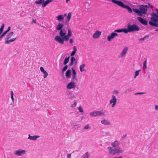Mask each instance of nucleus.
Returning <instances> with one entry per match:
<instances>
[{
  "label": "nucleus",
  "mask_w": 158,
  "mask_h": 158,
  "mask_svg": "<svg viewBox=\"0 0 158 158\" xmlns=\"http://www.w3.org/2000/svg\"><path fill=\"white\" fill-rule=\"evenodd\" d=\"M140 27L135 24L131 25L130 23L127 24V28H123L120 29H116L114 30V32L118 33L123 32L127 34L128 32H134L139 31Z\"/></svg>",
  "instance_id": "nucleus-1"
},
{
  "label": "nucleus",
  "mask_w": 158,
  "mask_h": 158,
  "mask_svg": "<svg viewBox=\"0 0 158 158\" xmlns=\"http://www.w3.org/2000/svg\"><path fill=\"white\" fill-rule=\"evenodd\" d=\"M139 9L133 8V12L136 13L138 15L142 16L143 14H146L148 11V6L147 5H139Z\"/></svg>",
  "instance_id": "nucleus-2"
},
{
  "label": "nucleus",
  "mask_w": 158,
  "mask_h": 158,
  "mask_svg": "<svg viewBox=\"0 0 158 158\" xmlns=\"http://www.w3.org/2000/svg\"><path fill=\"white\" fill-rule=\"evenodd\" d=\"M107 149L108 150L109 153L110 155L121 154L124 152L123 148L121 147H119L114 148L111 147H108Z\"/></svg>",
  "instance_id": "nucleus-3"
},
{
  "label": "nucleus",
  "mask_w": 158,
  "mask_h": 158,
  "mask_svg": "<svg viewBox=\"0 0 158 158\" xmlns=\"http://www.w3.org/2000/svg\"><path fill=\"white\" fill-rule=\"evenodd\" d=\"M157 13L156 14L152 12L151 13L152 17L149 21V24L152 26L158 27V19H157Z\"/></svg>",
  "instance_id": "nucleus-4"
},
{
  "label": "nucleus",
  "mask_w": 158,
  "mask_h": 158,
  "mask_svg": "<svg viewBox=\"0 0 158 158\" xmlns=\"http://www.w3.org/2000/svg\"><path fill=\"white\" fill-rule=\"evenodd\" d=\"M111 2L124 8L126 9L129 13L132 12V10L131 8L128 6L125 5L123 2L116 0H111Z\"/></svg>",
  "instance_id": "nucleus-5"
},
{
  "label": "nucleus",
  "mask_w": 158,
  "mask_h": 158,
  "mask_svg": "<svg viewBox=\"0 0 158 158\" xmlns=\"http://www.w3.org/2000/svg\"><path fill=\"white\" fill-rule=\"evenodd\" d=\"M14 32L13 31L10 32L8 34L5 38V44H9L11 42H13L16 39V38H13L9 40V39L13 35Z\"/></svg>",
  "instance_id": "nucleus-6"
},
{
  "label": "nucleus",
  "mask_w": 158,
  "mask_h": 158,
  "mask_svg": "<svg viewBox=\"0 0 158 158\" xmlns=\"http://www.w3.org/2000/svg\"><path fill=\"white\" fill-rule=\"evenodd\" d=\"M117 100L116 97L114 95H112L111 99L110 100V104H112L111 107H114L116 105L117 102Z\"/></svg>",
  "instance_id": "nucleus-7"
},
{
  "label": "nucleus",
  "mask_w": 158,
  "mask_h": 158,
  "mask_svg": "<svg viewBox=\"0 0 158 158\" xmlns=\"http://www.w3.org/2000/svg\"><path fill=\"white\" fill-rule=\"evenodd\" d=\"M116 32L114 31V32L111 33L107 36V40L109 41H110L115 37L118 36V34Z\"/></svg>",
  "instance_id": "nucleus-8"
},
{
  "label": "nucleus",
  "mask_w": 158,
  "mask_h": 158,
  "mask_svg": "<svg viewBox=\"0 0 158 158\" xmlns=\"http://www.w3.org/2000/svg\"><path fill=\"white\" fill-rule=\"evenodd\" d=\"M26 151L24 150L19 149L15 151L14 154L17 156H21L26 153Z\"/></svg>",
  "instance_id": "nucleus-9"
},
{
  "label": "nucleus",
  "mask_w": 158,
  "mask_h": 158,
  "mask_svg": "<svg viewBox=\"0 0 158 158\" xmlns=\"http://www.w3.org/2000/svg\"><path fill=\"white\" fill-rule=\"evenodd\" d=\"M137 19L140 23L144 25H147L148 24V21L146 19H143L140 17H137Z\"/></svg>",
  "instance_id": "nucleus-10"
},
{
  "label": "nucleus",
  "mask_w": 158,
  "mask_h": 158,
  "mask_svg": "<svg viewBox=\"0 0 158 158\" xmlns=\"http://www.w3.org/2000/svg\"><path fill=\"white\" fill-rule=\"evenodd\" d=\"M128 48L127 47H125L123 50L122 52L120 54V56L122 58L125 56L128 50Z\"/></svg>",
  "instance_id": "nucleus-11"
},
{
  "label": "nucleus",
  "mask_w": 158,
  "mask_h": 158,
  "mask_svg": "<svg viewBox=\"0 0 158 158\" xmlns=\"http://www.w3.org/2000/svg\"><path fill=\"white\" fill-rule=\"evenodd\" d=\"M54 40L60 44H63L64 43L63 38H61L60 36H56Z\"/></svg>",
  "instance_id": "nucleus-12"
},
{
  "label": "nucleus",
  "mask_w": 158,
  "mask_h": 158,
  "mask_svg": "<svg viewBox=\"0 0 158 158\" xmlns=\"http://www.w3.org/2000/svg\"><path fill=\"white\" fill-rule=\"evenodd\" d=\"M76 87L75 83L73 81H71L69 83L67 86V87L69 89H73Z\"/></svg>",
  "instance_id": "nucleus-13"
},
{
  "label": "nucleus",
  "mask_w": 158,
  "mask_h": 158,
  "mask_svg": "<svg viewBox=\"0 0 158 158\" xmlns=\"http://www.w3.org/2000/svg\"><path fill=\"white\" fill-rule=\"evenodd\" d=\"M120 144L119 141L115 140L114 142H112L111 145L114 148L118 147Z\"/></svg>",
  "instance_id": "nucleus-14"
},
{
  "label": "nucleus",
  "mask_w": 158,
  "mask_h": 158,
  "mask_svg": "<svg viewBox=\"0 0 158 158\" xmlns=\"http://www.w3.org/2000/svg\"><path fill=\"white\" fill-rule=\"evenodd\" d=\"M101 34V32L99 31H96L93 34V37L94 39L98 38Z\"/></svg>",
  "instance_id": "nucleus-15"
},
{
  "label": "nucleus",
  "mask_w": 158,
  "mask_h": 158,
  "mask_svg": "<svg viewBox=\"0 0 158 158\" xmlns=\"http://www.w3.org/2000/svg\"><path fill=\"white\" fill-rule=\"evenodd\" d=\"M40 137L39 135H34L33 136H31L30 134H29L28 139L31 140H35L37 138H39Z\"/></svg>",
  "instance_id": "nucleus-16"
},
{
  "label": "nucleus",
  "mask_w": 158,
  "mask_h": 158,
  "mask_svg": "<svg viewBox=\"0 0 158 158\" xmlns=\"http://www.w3.org/2000/svg\"><path fill=\"white\" fill-rule=\"evenodd\" d=\"M101 123L103 125H109L110 124V122L108 120L105 119H102L101 121Z\"/></svg>",
  "instance_id": "nucleus-17"
},
{
  "label": "nucleus",
  "mask_w": 158,
  "mask_h": 158,
  "mask_svg": "<svg viewBox=\"0 0 158 158\" xmlns=\"http://www.w3.org/2000/svg\"><path fill=\"white\" fill-rule=\"evenodd\" d=\"M40 69L41 72L44 74L43 76L44 78H46L48 75V73L44 69V68L43 67H41Z\"/></svg>",
  "instance_id": "nucleus-18"
},
{
  "label": "nucleus",
  "mask_w": 158,
  "mask_h": 158,
  "mask_svg": "<svg viewBox=\"0 0 158 158\" xmlns=\"http://www.w3.org/2000/svg\"><path fill=\"white\" fill-rule=\"evenodd\" d=\"M64 25L61 23H59L56 27V29L58 31L61 30L63 29Z\"/></svg>",
  "instance_id": "nucleus-19"
},
{
  "label": "nucleus",
  "mask_w": 158,
  "mask_h": 158,
  "mask_svg": "<svg viewBox=\"0 0 158 158\" xmlns=\"http://www.w3.org/2000/svg\"><path fill=\"white\" fill-rule=\"evenodd\" d=\"M96 111V117L102 116L105 115V113L102 110L97 111Z\"/></svg>",
  "instance_id": "nucleus-20"
},
{
  "label": "nucleus",
  "mask_w": 158,
  "mask_h": 158,
  "mask_svg": "<svg viewBox=\"0 0 158 158\" xmlns=\"http://www.w3.org/2000/svg\"><path fill=\"white\" fill-rule=\"evenodd\" d=\"M66 33L65 30L64 29H63L60 30L59 34L61 37H63L66 35Z\"/></svg>",
  "instance_id": "nucleus-21"
},
{
  "label": "nucleus",
  "mask_w": 158,
  "mask_h": 158,
  "mask_svg": "<svg viewBox=\"0 0 158 158\" xmlns=\"http://www.w3.org/2000/svg\"><path fill=\"white\" fill-rule=\"evenodd\" d=\"M10 27H9L5 31H4L2 35H0V39L2 38H3L4 35L8 32L10 31Z\"/></svg>",
  "instance_id": "nucleus-22"
},
{
  "label": "nucleus",
  "mask_w": 158,
  "mask_h": 158,
  "mask_svg": "<svg viewBox=\"0 0 158 158\" xmlns=\"http://www.w3.org/2000/svg\"><path fill=\"white\" fill-rule=\"evenodd\" d=\"M52 0H47L45 1H44L42 5V8L44 7L48 3L52 2Z\"/></svg>",
  "instance_id": "nucleus-23"
},
{
  "label": "nucleus",
  "mask_w": 158,
  "mask_h": 158,
  "mask_svg": "<svg viewBox=\"0 0 158 158\" xmlns=\"http://www.w3.org/2000/svg\"><path fill=\"white\" fill-rule=\"evenodd\" d=\"M71 76V70L68 69L65 73V76L68 78H69Z\"/></svg>",
  "instance_id": "nucleus-24"
},
{
  "label": "nucleus",
  "mask_w": 158,
  "mask_h": 158,
  "mask_svg": "<svg viewBox=\"0 0 158 158\" xmlns=\"http://www.w3.org/2000/svg\"><path fill=\"white\" fill-rule=\"evenodd\" d=\"M86 65V64L85 63L83 64L80 65L79 67V69L80 71L81 72H82L85 71V70L84 69V68Z\"/></svg>",
  "instance_id": "nucleus-25"
},
{
  "label": "nucleus",
  "mask_w": 158,
  "mask_h": 158,
  "mask_svg": "<svg viewBox=\"0 0 158 158\" xmlns=\"http://www.w3.org/2000/svg\"><path fill=\"white\" fill-rule=\"evenodd\" d=\"M56 18L59 21L62 22L64 19V16L62 15H60L56 17Z\"/></svg>",
  "instance_id": "nucleus-26"
},
{
  "label": "nucleus",
  "mask_w": 158,
  "mask_h": 158,
  "mask_svg": "<svg viewBox=\"0 0 158 158\" xmlns=\"http://www.w3.org/2000/svg\"><path fill=\"white\" fill-rule=\"evenodd\" d=\"M77 51V49L75 46H74L73 47V51H72V52L70 54L71 56H73L75 55L76 53V52Z\"/></svg>",
  "instance_id": "nucleus-27"
},
{
  "label": "nucleus",
  "mask_w": 158,
  "mask_h": 158,
  "mask_svg": "<svg viewBox=\"0 0 158 158\" xmlns=\"http://www.w3.org/2000/svg\"><path fill=\"white\" fill-rule=\"evenodd\" d=\"M96 111H94L92 112H91L89 113V115L90 116L93 117H96Z\"/></svg>",
  "instance_id": "nucleus-28"
},
{
  "label": "nucleus",
  "mask_w": 158,
  "mask_h": 158,
  "mask_svg": "<svg viewBox=\"0 0 158 158\" xmlns=\"http://www.w3.org/2000/svg\"><path fill=\"white\" fill-rule=\"evenodd\" d=\"M89 154L88 152H86L85 154H83L81 158H89Z\"/></svg>",
  "instance_id": "nucleus-29"
},
{
  "label": "nucleus",
  "mask_w": 158,
  "mask_h": 158,
  "mask_svg": "<svg viewBox=\"0 0 158 158\" xmlns=\"http://www.w3.org/2000/svg\"><path fill=\"white\" fill-rule=\"evenodd\" d=\"M69 56L67 57H66L64 59V61L63 62V64L64 65H66L69 61Z\"/></svg>",
  "instance_id": "nucleus-30"
},
{
  "label": "nucleus",
  "mask_w": 158,
  "mask_h": 158,
  "mask_svg": "<svg viewBox=\"0 0 158 158\" xmlns=\"http://www.w3.org/2000/svg\"><path fill=\"white\" fill-rule=\"evenodd\" d=\"M72 16V13L69 12L68 13V15L67 16V21H69L71 18V17Z\"/></svg>",
  "instance_id": "nucleus-31"
},
{
  "label": "nucleus",
  "mask_w": 158,
  "mask_h": 158,
  "mask_svg": "<svg viewBox=\"0 0 158 158\" xmlns=\"http://www.w3.org/2000/svg\"><path fill=\"white\" fill-rule=\"evenodd\" d=\"M44 0H38L35 2V3L36 4H43L44 2Z\"/></svg>",
  "instance_id": "nucleus-32"
},
{
  "label": "nucleus",
  "mask_w": 158,
  "mask_h": 158,
  "mask_svg": "<svg viewBox=\"0 0 158 158\" xmlns=\"http://www.w3.org/2000/svg\"><path fill=\"white\" fill-rule=\"evenodd\" d=\"M69 37L67 35H65V36L63 37H62L63 38V41H68L69 40Z\"/></svg>",
  "instance_id": "nucleus-33"
},
{
  "label": "nucleus",
  "mask_w": 158,
  "mask_h": 158,
  "mask_svg": "<svg viewBox=\"0 0 158 158\" xmlns=\"http://www.w3.org/2000/svg\"><path fill=\"white\" fill-rule=\"evenodd\" d=\"M149 36L148 35H145L143 38L139 39V41H143L145 39H148L149 38Z\"/></svg>",
  "instance_id": "nucleus-34"
},
{
  "label": "nucleus",
  "mask_w": 158,
  "mask_h": 158,
  "mask_svg": "<svg viewBox=\"0 0 158 158\" xmlns=\"http://www.w3.org/2000/svg\"><path fill=\"white\" fill-rule=\"evenodd\" d=\"M78 110H79V112L81 113V114L82 115L84 113V111L82 108L80 106L77 108Z\"/></svg>",
  "instance_id": "nucleus-35"
},
{
  "label": "nucleus",
  "mask_w": 158,
  "mask_h": 158,
  "mask_svg": "<svg viewBox=\"0 0 158 158\" xmlns=\"http://www.w3.org/2000/svg\"><path fill=\"white\" fill-rule=\"evenodd\" d=\"M10 94H11V98L12 99V101L13 103H14V102L15 99H14V98L13 97L14 94L12 91H10Z\"/></svg>",
  "instance_id": "nucleus-36"
},
{
  "label": "nucleus",
  "mask_w": 158,
  "mask_h": 158,
  "mask_svg": "<svg viewBox=\"0 0 158 158\" xmlns=\"http://www.w3.org/2000/svg\"><path fill=\"white\" fill-rule=\"evenodd\" d=\"M4 27V24L3 23L2 24L1 27L0 28V35L2 33Z\"/></svg>",
  "instance_id": "nucleus-37"
},
{
  "label": "nucleus",
  "mask_w": 158,
  "mask_h": 158,
  "mask_svg": "<svg viewBox=\"0 0 158 158\" xmlns=\"http://www.w3.org/2000/svg\"><path fill=\"white\" fill-rule=\"evenodd\" d=\"M146 62V60L144 61L143 62V69H147Z\"/></svg>",
  "instance_id": "nucleus-38"
},
{
  "label": "nucleus",
  "mask_w": 158,
  "mask_h": 158,
  "mask_svg": "<svg viewBox=\"0 0 158 158\" xmlns=\"http://www.w3.org/2000/svg\"><path fill=\"white\" fill-rule=\"evenodd\" d=\"M90 128L91 127L89 125V124H87L84 127V129L85 130H87L88 129H90Z\"/></svg>",
  "instance_id": "nucleus-39"
},
{
  "label": "nucleus",
  "mask_w": 158,
  "mask_h": 158,
  "mask_svg": "<svg viewBox=\"0 0 158 158\" xmlns=\"http://www.w3.org/2000/svg\"><path fill=\"white\" fill-rule=\"evenodd\" d=\"M70 60H72L74 62V61H75V62L74 63V64H77V61L76 60L74 57H73V56L71 58V59H70Z\"/></svg>",
  "instance_id": "nucleus-40"
},
{
  "label": "nucleus",
  "mask_w": 158,
  "mask_h": 158,
  "mask_svg": "<svg viewBox=\"0 0 158 158\" xmlns=\"http://www.w3.org/2000/svg\"><path fill=\"white\" fill-rule=\"evenodd\" d=\"M68 66L67 65H65L64 67L62 69V73L64 72H65L68 69Z\"/></svg>",
  "instance_id": "nucleus-41"
},
{
  "label": "nucleus",
  "mask_w": 158,
  "mask_h": 158,
  "mask_svg": "<svg viewBox=\"0 0 158 158\" xmlns=\"http://www.w3.org/2000/svg\"><path fill=\"white\" fill-rule=\"evenodd\" d=\"M140 70H138L136 71L135 73V76L134 77V78H135L137 76H138L139 74V72L140 71Z\"/></svg>",
  "instance_id": "nucleus-42"
},
{
  "label": "nucleus",
  "mask_w": 158,
  "mask_h": 158,
  "mask_svg": "<svg viewBox=\"0 0 158 158\" xmlns=\"http://www.w3.org/2000/svg\"><path fill=\"white\" fill-rule=\"evenodd\" d=\"M72 35V33L71 32V30L69 29L68 30V33L67 35L69 37Z\"/></svg>",
  "instance_id": "nucleus-43"
},
{
  "label": "nucleus",
  "mask_w": 158,
  "mask_h": 158,
  "mask_svg": "<svg viewBox=\"0 0 158 158\" xmlns=\"http://www.w3.org/2000/svg\"><path fill=\"white\" fill-rule=\"evenodd\" d=\"M72 79L74 81H76L77 80L76 75H72Z\"/></svg>",
  "instance_id": "nucleus-44"
},
{
  "label": "nucleus",
  "mask_w": 158,
  "mask_h": 158,
  "mask_svg": "<svg viewBox=\"0 0 158 158\" xmlns=\"http://www.w3.org/2000/svg\"><path fill=\"white\" fill-rule=\"evenodd\" d=\"M113 93L114 94L118 95L119 93V91L118 90H114L113 91Z\"/></svg>",
  "instance_id": "nucleus-45"
},
{
  "label": "nucleus",
  "mask_w": 158,
  "mask_h": 158,
  "mask_svg": "<svg viewBox=\"0 0 158 158\" xmlns=\"http://www.w3.org/2000/svg\"><path fill=\"white\" fill-rule=\"evenodd\" d=\"M77 104V102H75L73 104H72L71 105L70 107L72 108H73L76 106Z\"/></svg>",
  "instance_id": "nucleus-46"
},
{
  "label": "nucleus",
  "mask_w": 158,
  "mask_h": 158,
  "mask_svg": "<svg viewBox=\"0 0 158 158\" xmlns=\"http://www.w3.org/2000/svg\"><path fill=\"white\" fill-rule=\"evenodd\" d=\"M72 75H76V73L75 70L73 68H72Z\"/></svg>",
  "instance_id": "nucleus-47"
},
{
  "label": "nucleus",
  "mask_w": 158,
  "mask_h": 158,
  "mask_svg": "<svg viewBox=\"0 0 158 158\" xmlns=\"http://www.w3.org/2000/svg\"><path fill=\"white\" fill-rule=\"evenodd\" d=\"M127 136V135L126 134L123 135L121 137V139L122 140H124Z\"/></svg>",
  "instance_id": "nucleus-48"
},
{
  "label": "nucleus",
  "mask_w": 158,
  "mask_h": 158,
  "mask_svg": "<svg viewBox=\"0 0 158 158\" xmlns=\"http://www.w3.org/2000/svg\"><path fill=\"white\" fill-rule=\"evenodd\" d=\"M145 94V93L144 92H139V93H136L135 94V95H138V94Z\"/></svg>",
  "instance_id": "nucleus-49"
},
{
  "label": "nucleus",
  "mask_w": 158,
  "mask_h": 158,
  "mask_svg": "<svg viewBox=\"0 0 158 158\" xmlns=\"http://www.w3.org/2000/svg\"><path fill=\"white\" fill-rule=\"evenodd\" d=\"M73 63H74V62L73 61H72V60H70V62L69 63V65L71 66L73 64Z\"/></svg>",
  "instance_id": "nucleus-50"
},
{
  "label": "nucleus",
  "mask_w": 158,
  "mask_h": 158,
  "mask_svg": "<svg viewBox=\"0 0 158 158\" xmlns=\"http://www.w3.org/2000/svg\"><path fill=\"white\" fill-rule=\"evenodd\" d=\"M69 42L70 44H72L73 42V40L72 39H70L69 40Z\"/></svg>",
  "instance_id": "nucleus-51"
},
{
  "label": "nucleus",
  "mask_w": 158,
  "mask_h": 158,
  "mask_svg": "<svg viewBox=\"0 0 158 158\" xmlns=\"http://www.w3.org/2000/svg\"><path fill=\"white\" fill-rule=\"evenodd\" d=\"M155 109L156 110H158V106L157 105H155Z\"/></svg>",
  "instance_id": "nucleus-52"
},
{
  "label": "nucleus",
  "mask_w": 158,
  "mask_h": 158,
  "mask_svg": "<svg viewBox=\"0 0 158 158\" xmlns=\"http://www.w3.org/2000/svg\"><path fill=\"white\" fill-rule=\"evenodd\" d=\"M71 155L70 154H68L67 156V157L68 158H71Z\"/></svg>",
  "instance_id": "nucleus-53"
},
{
  "label": "nucleus",
  "mask_w": 158,
  "mask_h": 158,
  "mask_svg": "<svg viewBox=\"0 0 158 158\" xmlns=\"http://www.w3.org/2000/svg\"><path fill=\"white\" fill-rule=\"evenodd\" d=\"M113 158H123V157L122 156H120L118 157H115Z\"/></svg>",
  "instance_id": "nucleus-54"
},
{
  "label": "nucleus",
  "mask_w": 158,
  "mask_h": 158,
  "mask_svg": "<svg viewBox=\"0 0 158 158\" xmlns=\"http://www.w3.org/2000/svg\"><path fill=\"white\" fill-rule=\"evenodd\" d=\"M131 91V88L129 89H128L127 90V92H130Z\"/></svg>",
  "instance_id": "nucleus-55"
},
{
  "label": "nucleus",
  "mask_w": 158,
  "mask_h": 158,
  "mask_svg": "<svg viewBox=\"0 0 158 158\" xmlns=\"http://www.w3.org/2000/svg\"><path fill=\"white\" fill-rule=\"evenodd\" d=\"M32 21H33V22H34L35 23H36V20L35 19H33L32 20Z\"/></svg>",
  "instance_id": "nucleus-56"
},
{
  "label": "nucleus",
  "mask_w": 158,
  "mask_h": 158,
  "mask_svg": "<svg viewBox=\"0 0 158 158\" xmlns=\"http://www.w3.org/2000/svg\"><path fill=\"white\" fill-rule=\"evenodd\" d=\"M156 11H157V19H158V9H157L156 10Z\"/></svg>",
  "instance_id": "nucleus-57"
},
{
  "label": "nucleus",
  "mask_w": 158,
  "mask_h": 158,
  "mask_svg": "<svg viewBox=\"0 0 158 158\" xmlns=\"http://www.w3.org/2000/svg\"><path fill=\"white\" fill-rule=\"evenodd\" d=\"M149 5V6L151 7V8H153V6L151 5H150V4L149 3H148V4Z\"/></svg>",
  "instance_id": "nucleus-58"
},
{
  "label": "nucleus",
  "mask_w": 158,
  "mask_h": 158,
  "mask_svg": "<svg viewBox=\"0 0 158 158\" xmlns=\"http://www.w3.org/2000/svg\"><path fill=\"white\" fill-rule=\"evenodd\" d=\"M127 92V90L126 91H125L123 92V93L124 94H126Z\"/></svg>",
  "instance_id": "nucleus-59"
},
{
  "label": "nucleus",
  "mask_w": 158,
  "mask_h": 158,
  "mask_svg": "<svg viewBox=\"0 0 158 158\" xmlns=\"http://www.w3.org/2000/svg\"><path fill=\"white\" fill-rule=\"evenodd\" d=\"M64 16H65H65H67V14H65L64 15Z\"/></svg>",
  "instance_id": "nucleus-60"
},
{
  "label": "nucleus",
  "mask_w": 158,
  "mask_h": 158,
  "mask_svg": "<svg viewBox=\"0 0 158 158\" xmlns=\"http://www.w3.org/2000/svg\"><path fill=\"white\" fill-rule=\"evenodd\" d=\"M66 2H67L68 1H69L70 0H66Z\"/></svg>",
  "instance_id": "nucleus-61"
},
{
  "label": "nucleus",
  "mask_w": 158,
  "mask_h": 158,
  "mask_svg": "<svg viewBox=\"0 0 158 158\" xmlns=\"http://www.w3.org/2000/svg\"><path fill=\"white\" fill-rule=\"evenodd\" d=\"M155 31H158V29H157L155 30Z\"/></svg>",
  "instance_id": "nucleus-62"
},
{
  "label": "nucleus",
  "mask_w": 158,
  "mask_h": 158,
  "mask_svg": "<svg viewBox=\"0 0 158 158\" xmlns=\"http://www.w3.org/2000/svg\"><path fill=\"white\" fill-rule=\"evenodd\" d=\"M148 77L149 78H150V75H148Z\"/></svg>",
  "instance_id": "nucleus-63"
},
{
  "label": "nucleus",
  "mask_w": 158,
  "mask_h": 158,
  "mask_svg": "<svg viewBox=\"0 0 158 158\" xmlns=\"http://www.w3.org/2000/svg\"><path fill=\"white\" fill-rule=\"evenodd\" d=\"M74 126H77V125H74Z\"/></svg>",
  "instance_id": "nucleus-64"
}]
</instances>
